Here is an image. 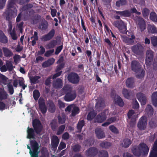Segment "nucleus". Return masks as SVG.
<instances>
[{
    "label": "nucleus",
    "mask_w": 157,
    "mask_h": 157,
    "mask_svg": "<svg viewBox=\"0 0 157 157\" xmlns=\"http://www.w3.org/2000/svg\"><path fill=\"white\" fill-rule=\"evenodd\" d=\"M33 128H30L28 127L27 130V138L29 139H34L35 137V132L37 134H39L42 131V126L40 121L38 119H35L33 122Z\"/></svg>",
    "instance_id": "obj_1"
},
{
    "label": "nucleus",
    "mask_w": 157,
    "mask_h": 157,
    "mask_svg": "<svg viewBox=\"0 0 157 157\" xmlns=\"http://www.w3.org/2000/svg\"><path fill=\"white\" fill-rule=\"evenodd\" d=\"M149 150V148L146 144L144 143H141L138 146L133 147L132 148V151L135 156L140 157L141 155H147Z\"/></svg>",
    "instance_id": "obj_2"
},
{
    "label": "nucleus",
    "mask_w": 157,
    "mask_h": 157,
    "mask_svg": "<svg viewBox=\"0 0 157 157\" xmlns=\"http://www.w3.org/2000/svg\"><path fill=\"white\" fill-rule=\"evenodd\" d=\"M30 144L33 151H32L31 147L28 145H27V148L30 150L29 153L31 157H38V144L36 140H31Z\"/></svg>",
    "instance_id": "obj_3"
},
{
    "label": "nucleus",
    "mask_w": 157,
    "mask_h": 157,
    "mask_svg": "<svg viewBox=\"0 0 157 157\" xmlns=\"http://www.w3.org/2000/svg\"><path fill=\"white\" fill-rule=\"evenodd\" d=\"M112 24L115 27L118 29L120 33L123 34L126 33V26L124 22L122 20L114 21Z\"/></svg>",
    "instance_id": "obj_4"
},
{
    "label": "nucleus",
    "mask_w": 157,
    "mask_h": 157,
    "mask_svg": "<svg viewBox=\"0 0 157 157\" xmlns=\"http://www.w3.org/2000/svg\"><path fill=\"white\" fill-rule=\"evenodd\" d=\"M16 0H9L7 6V9L4 13V14H7L8 13L10 15H13L16 10V9L14 7V6L15 5Z\"/></svg>",
    "instance_id": "obj_5"
},
{
    "label": "nucleus",
    "mask_w": 157,
    "mask_h": 157,
    "mask_svg": "<svg viewBox=\"0 0 157 157\" xmlns=\"http://www.w3.org/2000/svg\"><path fill=\"white\" fill-rule=\"evenodd\" d=\"M67 78L69 82L74 84H77L80 80L78 74L74 72H71L69 74Z\"/></svg>",
    "instance_id": "obj_6"
},
{
    "label": "nucleus",
    "mask_w": 157,
    "mask_h": 157,
    "mask_svg": "<svg viewBox=\"0 0 157 157\" xmlns=\"http://www.w3.org/2000/svg\"><path fill=\"white\" fill-rule=\"evenodd\" d=\"M132 52L135 54L141 56L144 54V47L140 43H137L131 47Z\"/></svg>",
    "instance_id": "obj_7"
},
{
    "label": "nucleus",
    "mask_w": 157,
    "mask_h": 157,
    "mask_svg": "<svg viewBox=\"0 0 157 157\" xmlns=\"http://www.w3.org/2000/svg\"><path fill=\"white\" fill-rule=\"evenodd\" d=\"M147 121V118L145 116H143L140 118L137 124V126L139 130H144L146 129Z\"/></svg>",
    "instance_id": "obj_8"
},
{
    "label": "nucleus",
    "mask_w": 157,
    "mask_h": 157,
    "mask_svg": "<svg viewBox=\"0 0 157 157\" xmlns=\"http://www.w3.org/2000/svg\"><path fill=\"white\" fill-rule=\"evenodd\" d=\"M55 32V30L54 29H52L48 33L41 37L40 38L41 40L44 42L50 40L54 37Z\"/></svg>",
    "instance_id": "obj_9"
},
{
    "label": "nucleus",
    "mask_w": 157,
    "mask_h": 157,
    "mask_svg": "<svg viewBox=\"0 0 157 157\" xmlns=\"http://www.w3.org/2000/svg\"><path fill=\"white\" fill-rule=\"evenodd\" d=\"M77 96V94L75 90L72 92H67L64 97V100L66 101H71L74 100Z\"/></svg>",
    "instance_id": "obj_10"
},
{
    "label": "nucleus",
    "mask_w": 157,
    "mask_h": 157,
    "mask_svg": "<svg viewBox=\"0 0 157 157\" xmlns=\"http://www.w3.org/2000/svg\"><path fill=\"white\" fill-rule=\"evenodd\" d=\"M153 59V52L150 50H147L146 52L145 59L146 64L150 66L151 64Z\"/></svg>",
    "instance_id": "obj_11"
},
{
    "label": "nucleus",
    "mask_w": 157,
    "mask_h": 157,
    "mask_svg": "<svg viewBox=\"0 0 157 157\" xmlns=\"http://www.w3.org/2000/svg\"><path fill=\"white\" fill-rule=\"evenodd\" d=\"M136 23L137 27L140 29L141 31H144L146 28V25L144 19L140 17H137Z\"/></svg>",
    "instance_id": "obj_12"
},
{
    "label": "nucleus",
    "mask_w": 157,
    "mask_h": 157,
    "mask_svg": "<svg viewBox=\"0 0 157 157\" xmlns=\"http://www.w3.org/2000/svg\"><path fill=\"white\" fill-rule=\"evenodd\" d=\"M131 67L132 70L136 73L140 71L141 68V65L138 61L133 60L131 62Z\"/></svg>",
    "instance_id": "obj_13"
},
{
    "label": "nucleus",
    "mask_w": 157,
    "mask_h": 157,
    "mask_svg": "<svg viewBox=\"0 0 157 157\" xmlns=\"http://www.w3.org/2000/svg\"><path fill=\"white\" fill-rule=\"evenodd\" d=\"M98 152L97 148L92 147L87 150L86 151V155L88 157H94L97 154Z\"/></svg>",
    "instance_id": "obj_14"
},
{
    "label": "nucleus",
    "mask_w": 157,
    "mask_h": 157,
    "mask_svg": "<svg viewBox=\"0 0 157 157\" xmlns=\"http://www.w3.org/2000/svg\"><path fill=\"white\" fill-rule=\"evenodd\" d=\"M121 39L125 43L129 45H132L134 42V40L135 39V36L134 34H132L131 38H129L125 36H121Z\"/></svg>",
    "instance_id": "obj_15"
},
{
    "label": "nucleus",
    "mask_w": 157,
    "mask_h": 157,
    "mask_svg": "<svg viewBox=\"0 0 157 157\" xmlns=\"http://www.w3.org/2000/svg\"><path fill=\"white\" fill-rule=\"evenodd\" d=\"M39 108L43 114H45L47 111V107L46 106L44 100L43 98H40L38 100Z\"/></svg>",
    "instance_id": "obj_16"
},
{
    "label": "nucleus",
    "mask_w": 157,
    "mask_h": 157,
    "mask_svg": "<svg viewBox=\"0 0 157 157\" xmlns=\"http://www.w3.org/2000/svg\"><path fill=\"white\" fill-rule=\"evenodd\" d=\"M107 110H105L99 114L96 117L95 121L97 122L101 123L105 121L106 119V112Z\"/></svg>",
    "instance_id": "obj_17"
},
{
    "label": "nucleus",
    "mask_w": 157,
    "mask_h": 157,
    "mask_svg": "<svg viewBox=\"0 0 157 157\" xmlns=\"http://www.w3.org/2000/svg\"><path fill=\"white\" fill-rule=\"evenodd\" d=\"M136 96L137 98L140 102L142 105H144L146 104L147 101V98L145 95L140 92L137 94Z\"/></svg>",
    "instance_id": "obj_18"
},
{
    "label": "nucleus",
    "mask_w": 157,
    "mask_h": 157,
    "mask_svg": "<svg viewBox=\"0 0 157 157\" xmlns=\"http://www.w3.org/2000/svg\"><path fill=\"white\" fill-rule=\"evenodd\" d=\"M7 14H4V16L6 17V19L8 22V32L9 33L12 31V24L11 19L12 18L13 15H10L7 13Z\"/></svg>",
    "instance_id": "obj_19"
},
{
    "label": "nucleus",
    "mask_w": 157,
    "mask_h": 157,
    "mask_svg": "<svg viewBox=\"0 0 157 157\" xmlns=\"http://www.w3.org/2000/svg\"><path fill=\"white\" fill-rule=\"evenodd\" d=\"M48 24L45 19L42 20L38 26V28L41 30H45L48 28Z\"/></svg>",
    "instance_id": "obj_20"
},
{
    "label": "nucleus",
    "mask_w": 157,
    "mask_h": 157,
    "mask_svg": "<svg viewBox=\"0 0 157 157\" xmlns=\"http://www.w3.org/2000/svg\"><path fill=\"white\" fill-rule=\"evenodd\" d=\"M114 101L115 103L120 107H122L124 105V102L121 97L115 95L114 97Z\"/></svg>",
    "instance_id": "obj_21"
},
{
    "label": "nucleus",
    "mask_w": 157,
    "mask_h": 157,
    "mask_svg": "<svg viewBox=\"0 0 157 157\" xmlns=\"http://www.w3.org/2000/svg\"><path fill=\"white\" fill-rule=\"evenodd\" d=\"M53 85L54 88L57 89L61 88L63 85L62 80L60 78H57L56 81H54Z\"/></svg>",
    "instance_id": "obj_22"
},
{
    "label": "nucleus",
    "mask_w": 157,
    "mask_h": 157,
    "mask_svg": "<svg viewBox=\"0 0 157 157\" xmlns=\"http://www.w3.org/2000/svg\"><path fill=\"white\" fill-rule=\"evenodd\" d=\"M59 143V140L56 136H53L51 140V144L52 147L54 148H56Z\"/></svg>",
    "instance_id": "obj_23"
},
{
    "label": "nucleus",
    "mask_w": 157,
    "mask_h": 157,
    "mask_svg": "<svg viewBox=\"0 0 157 157\" xmlns=\"http://www.w3.org/2000/svg\"><path fill=\"white\" fill-rule=\"evenodd\" d=\"M95 133L98 139H101L105 137L104 132L100 128H96L95 129Z\"/></svg>",
    "instance_id": "obj_24"
},
{
    "label": "nucleus",
    "mask_w": 157,
    "mask_h": 157,
    "mask_svg": "<svg viewBox=\"0 0 157 157\" xmlns=\"http://www.w3.org/2000/svg\"><path fill=\"white\" fill-rule=\"evenodd\" d=\"M115 12L116 14L120 15L121 17H128L131 16V13L128 10H125L123 11H116Z\"/></svg>",
    "instance_id": "obj_25"
},
{
    "label": "nucleus",
    "mask_w": 157,
    "mask_h": 157,
    "mask_svg": "<svg viewBox=\"0 0 157 157\" xmlns=\"http://www.w3.org/2000/svg\"><path fill=\"white\" fill-rule=\"evenodd\" d=\"M148 32L152 34H157V28L153 24L148 25L147 27Z\"/></svg>",
    "instance_id": "obj_26"
},
{
    "label": "nucleus",
    "mask_w": 157,
    "mask_h": 157,
    "mask_svg": "<svg viewBox=\"0 0 157 157\" xmlns=\"http://www.w3.org/2000/svg\"><path fill=\"white\" fill-rule=\"evenodd\" d=\"M105 106V103L102 99L99 100L95 105V108L98 110L100 111Z\"/></svg>",
    "instance_id": "obj_27"
},
{
    "label": "nucleus",
    "mask_w": 157,
    "mask_h": 157,
    "mask_svg": "<svg viewBox=\"0 0 157 157\" xmlns=\"http://www.w3.org/2000/svg\"><path fill=\"white\" fill-rule=\"evenodd\" d=\"M2 50L4 55L6 57H10L13 55L11 50L6 47H3Z\"/></svg>",
    "instance_id": "obj_28"
},
{
    "label": "nucleus",
    "mask_w": 157,
    "mask_h": 157,
    "mask_svg": "<svg viewBox=\"0 0 157 157\" xmlns=\"http://www.w3.org/2000/svg\"><path fill=\"white\" fill-rule=\"evenodd\" d=\"M72 88L71 86L66 85L64 86L61 90V93L62 95H63L65 94H66L67 92L72 91Z\"/></svg>",
    "instance_id": "obj_29"
},
{
    "label": "nucleus",
    "mask_w": 157,
    "mask_h": 157,
    "mask_svg": "<svg viewBox=\"0 0 157 157\" xmlns=\"http://www.w3.org/2000/svg\"><path fill=\"white\" fill-rule=\"evenodd\" d=\"M134 78L132 77L128 78L126 81V85L129 88H133L134 86Z\"/></svg>",
    "instance_id": "obj_30"
},
{
    "label": "nucleus",
    "mask_w": 157,
    "mask_h": 157,
    "mask_svg": "<svg viewBox=\"0 0 157 157\" xmlns=\"http://www.w3.org/2000/svg\"><path fill=\"white\" fill-rule=\"evenodd\" d=\"M40 78L39 76L35 75L34 76H31L29 77L30 80V82L32 84H36L38 83L39 82V79Z\"/></svg>",
    "instance_id": "obj_31"
},
{
    "label": "nucleus",
    "mask_w": 157,
    "mask_h": 157,
    "mask_svg": "<svg viewBox=\"0 0 157 157\" xmlns=\"http://www.w3.org/2000/svg\"><path fill=\"white\" fill-rule=\"evenodd\" d=\"M145 111L148 116H151L153 114L154 109L152 106L151 105H147Z\"/></svg>",
    "instance_id": "obj_32"
},
{
    "label": "nucleus",
    "mask_w": 157,
    "mask_h": 157,
    "mask_svg": "<svg viewBox=\"0 0 157 157\" xmlns=\"http://www.w3.org/2000/svg\"><path fill=\"white\" fill-rule=\"evenodd\" d=\"M151 102L152 105L155 107H157V92L153 93L151 96Z\"/></svg>",
    "instance_id": "obj_33"
},
{
    "label": "nucleus",
    "mask_w": 157,
    "mask_h": 157,
    "mask_svg": "<svg viewBox=\"0 0 157 157\" xmlns=\"http://www.w3.org/2000/svg\"><path fill=\"white\" fill-rule=\"evenodd\" d=\"M149 125L151 128H155L157 126V119L152 118L149 122Z\"/></svg>",
    "instance_id": "obj_34"
},
{
    "label": "nucleus",
    "mask_w": 157,
    "mask_h": 157,
    "mask_svg": "<svg viewBox=\"0 0 157 157\" xmlns=\"http://www.w3.org/2000/svg\"><path fill=\"white\" fill-rule=\"evenodd\" d=\"M112 145V144L110 142L103 141L101 142L100 144V146L103 148L108 149Z\"/></svg>",
    "instance_id": "obj_35"
},
{
    "label": "nucleus",
    "mask_w": 157,
    "mask_h": 157,
    "mask_svg": "<svg viewBox=\"0 0 157 157\" xmlns=\"http://www.w3.org/2000/svg\"><path fill=\"white\" fill-rule=\"evenodd\" d=\"M132 93L131 90H127L126 89H124L122 90V94L124 97L128 99L130 98Z\"/></svg>",
    "instance_id": "obj_36"
},
{
    "label": "nucleus",
    "mask_w": 157,
    "mask_h": 157,
    "mask_svg": "<svg viewBox=\"0 0 157 157\" xmlns=\"http://www.w3.org/2000/svg\"><path fill=\"white\" fill-rule=\"evenodd\" d=\"M56 44L57 42L56 40H51L46 45V49L52 48L56 46Z\"/></svg>",
    "instance_id": "obj_37"
},
{
    "label": "nucleus",
    "mask_w": 157,
    "mask_h": 157,
    "mask_svg": "<svg viewBox=\"0 0 157 157\" xmlns=\"http://www.w3.org/2000/svg\"><path fill=\"white\" fill-rule=\"evenodd\" d=\"M85 124V121L83 120L79 121L77 124V128L79 132H80L83 126Z\"/></svg>",
    "instance_id": "obj_38"
},
{
    "label": "nucleus",
    "mask_w": 157,
    "mask_h": 157,
    "mask_svg": "<svg viewBox=\"0 0 157 157\" xmlns=\"http://www.w3.org/2000/svg\"><path fill=\"white\" fill-rule=\"evenodd\" d=\"M48 111L51 113H54L56 110V107L54 103L51 101L48 103Z\"/></svg>",
    "instance_id": "obj_39"
},
{
    "label": "nucleus",
    "mask_w": 157,
    "mask_h": 157,
    "mask_svg": "<svg viewBox=\"0 0 157 157\" xmlns=\"http://www.w3.org/2000/svg\"><path fill=\"white\" fill-rule=\"evenodd\" d=\"M58 122L59 124H63L65 123L66 121V116L64 114L58 116Z\"/></svg>",
    "instance_id": "obj_40"
},
{
    "label": "nucleus",
    "mask_w": 157,
    "mask_h": 157,
    "mask_svg": "<svg viewBox=\"0 0 157 157\" xmlns=\"http://www.w3.org/2000/svg\"><path fill=\"white\" fill-rule=\"evenodd\" d=\"M132 143L131 140L128 139H124L122 143V146L125 148L128 147Z\"/></svg>",
    "instance_id": "obj_41"
},
{
    "label": "nucleus",
    "mask_w": 157,
    "mask_h": 157,
    "mask_svg": "<svg viewBox=\"0 0 157 157\" xmlns=\"http://www.w3.org/2000/svg\"><path fill=\"white\" fill-rule=\"evenodd\" d=\"M97 113L94 111L90 112L87 115V119L88 121H91L96 116Z\"/></svg>",
    "instance_id": "obj_42"
},
{
    "label": "nucleus",
    "mask_w": 157,
    "mask_h": 157,
    "mask_svg": "<svg viewBox=\"0 0 157 157\" xmlns=\"http://www.w3.org/2000/svg\"><path fill=\"white\" fill-rule=\"evenodd\" d=\"M33 6V5L31 3H27L25 5L23 6L21 8V10L23 11H27L29 9L32 8Z\"/></svg>",
    "instance_id": "obj_43"
},
{
    "label": "nucleus",
    "mask_w": 157,
    "mask_h": 157,
    "mask_svg": "<svg viewBox=\"0 0 157 157\" xmlns=\"http://www.w3.org/2000/svg\"><path fill=\"white\" fill-rule=\"evenodd\" d=\"M8 96V95L5 91L0 90V100L6 99Z\"/></svg>",
    "instance_id": "obj_44"
},
{
    "label": "nucleus",
    "mask_w": 157,
    "mask_h": 157,
    "mask_svg": "<svg viewBox=\"0 0 157 157\" xmlns=\"http://www.w3.org/2000/svg\"><path fill=\"white\" fill-rule=\"evenodd\" d=\"M127 4L126 0H119L117 1L116 3V6L118 7L126 5Z\"/></svg>",
    "instance_id": "obj_45"
},
{
    "label": "nucleus",
    "mask_w": 157,
    "mask_h": 157,
    "mask_svg": "<svg viewBox=\"0 0 157 157\" xmlns=\"http://www.w3.org/2000/svg\"><path fill=\"white\" fill-rule=\"evenodd\" d=\"M40 96L39 91L37 90H34L33 92V96L35 101H37Z\"/></svg>",
    "instance_id": "obj_46"
},
{
    "label": "nucleus",
    "mask_w": 157,
    "mask_h": 157,
    "mask_svg": "<svg viewBox=\"0 0 157 157\" xmlns=\"http://www.w3.org/2000/svg\"><path fill=\"white\" fill-rule=\"evenodd\" d=\"M150 18L152 21L157 22V15L154 12H152L150 13Z\"/></svg>",
    "instance_id": "obj_47"
},
{
    "label": "nucleus",
    "mask_w": 157,
    "mask_h": 157,
    "mask_svg": "<svg viewBox=\"0 0 157 157\" xmlns=\"http://www.w3.org/2000/svg\"><path fill=\"white\" fill-rule=\"evenodd\" d=\"M80 112L79 109L77 106H75L73 107L71 112V115L74 117L78 114Z\"/></svg>",
    "instance_id": "obj_48"
},
{
    "label": "nucleus",
    "mask_w": 157,
    "mask_h": 157,
    "mask_svg": "<svg viewBox=\"0 0 157 157\" xmlns=\"http://www.w3.org/2000/svg\"><path fill=\"white\" fill-rule=\"evenodd\" d=\"M151 43L152 45L157 47V37L154 36L151 37Z\"/></svg>",
    "instance_id": "obj_49"
},
{
    "label": "nucleus",
    "mask_w": 157,
    "mask_h": 157,
    "mask_svg": "<svg viewBox=\"0 0 157 157\" xmlns=\"http://www.w3.org/2000/svg\"><path fill=\"white\" fill-rule=\"evenodd\" d=\"M11 38L13 40H16L17 38L15 29L14 28L12 31L9 32Z\"/></svg>",
    "instance_id": "obj_50"
},
{
    "label": "nucleus",
    "mask_w": 157,
    "mask_h": 157,
    "mask_svg": "<svg viewBox=\"0 0 157 157\" xmlns=\"http://www.w3.org/2000/svg\"><path fill=\"white\" fill-rule=\"evenodd\" d=\"M65 128V125L64 124L60 126L58 128V129L56 133L57 135H60L62 134L64 131Z\"/></svg>",
    "instance_id": "obj_51"
},
{
    "label": "nucleus",
    "mask_w": 157,
    "mask_h": 157,
    "mask_svg": "<svg viewBox=\"0 0 157 157\" xmlns=\"http://www.w3.org/2000/svg\"><path fill=\"white\" fill-rule=\"evenodd\" d=\"M25 81L23 78L20 79L18 80L19 86L22 87L23 90H25L27 86L24 84Z\"/></svg>",
    "instance_id": "obj_52"
},
{
    "label": "nucleus",
    "mask_w": 157,
    "mask_h": 157,
    "mask_svg": "<svg viewBox=\"0 0 157 157\" xmlns=\"http://www.w3.org/2000/svg\"><path fill=\"white\" fill-rule=\"evenodd\" d=\"M109 128L110 130L114 133L117 134L119 133L118 130L114 125H111Z\"/></svg>",
    "instance_id": "obj_53"
},
{
    "label": "nucleus",
    "mask_w": 157,
    "mask_h": 157,
    "mask_svg": "<svg viewBox=\"0 0 157 157\" xmlns=\"http://www.w3.org/2000/svg\"><path fill=\"white\" fill-rule=\"evenodd\" d=\"M6 67L9 71H11L13 70V65L11 61H7L6 63Z\"/></svg>",
    "instance_id": "obj_54"
},
{
    "label": "nucleus",
    "mask_w": 157,
    "mask_h": 157,
    "mask_svg": "<svg viewBox=\"0 0 157 157\" xmlns=\"http://www.w3.org/2000/svg\"><path fill=\"white\" fill-rule=\"evenodd\" d=\"M81 146L78 144L75 145L72 147L73 151L75 152H79L81 148Z\"/></svg>",
    "instance_id": "obj_55"
},
{
    "label": "nucleus",
    "mask_w": 157,
    "mask_h": 157,
    "mask_svg": "<svg viewBox=\"0 0 157 157\" xmlns=\"http://www.w3.org/2000/svg\"><path fill=\"white\" fill-rule=\"evenodd\" d=\"M8 38L5 34L0 37V42L3 44H6L8 42Z\"/></svg>",
    "instance_id": "obj_56"
},
{
    "label": "nucleus",
    "mask_w": 157,
    "mask_h": 157,
    "mask_svg": "<svg viewBox=\"0 0 157 157\" xmlns=\"http://www.w3.org/2000/svg\"><path fill=\"white\" fill-rule=\"evenodd\" d=\"M143 16L144 17L148 16L150 13L149 10L147 8H144L143 9L142 11Z\"/></svg>",
    "instance_id": "obj_57"
},
{
    "label": "nucleus",
    "mask_w": 157,
    "mask_h": 157,
    "mask_svg": "<svg viewBox=\"0 0 157 157\" xmlns=\"http://www.w3.org/2000/svg\"><path fill=\"white\" fill-rule=\"evenodd\" d=\"M50 125L51 126L52 129L53 130H55L57 127V124L56 121H52L50 123Z\"/></svg>",
    "instance_id": "obj_58"
},
{
    "label": "nucleus",
    "mask_w": 157,
    "mask_h": 157,
    "mask_svg": "<svg viewBox=\"0 0 157 157\" xmlns=\"http://www.w3.org/2000/svg\"><path fill=\"white\" fill-rule=\"evenodd\" d=\"M86 55L89 58V61L90 62H91L92 59V52L90 50H87L86 52Z\"/></svg>",
    "instance_id": "obj_59"
},
{
    "label": "nucleus",
    "mask_w": 157,
    "mask_h": 157,
    "mask_svg": "<svg viewBox=\"0 0 157 157\" xmlns=\"http://www.w3.org/2000/svg\"><path fill=\"white\" fill-rule=\"evenodd\" d=\"M54 51V49L47 51L44 54V56L47 57H49L53 53Z\"/></svg>",
    "instance_id": "obj_60"
},
{
    "label": "nucleus",
    "mask_w": 157,
    "mask_h": 157,
    "mask_svg": "<svg viewBox=\"0 0 157 157\" xmlns=\"http://www.w3.org/2000/svg\"><path fill=\"white\" fill-rule=\"evenodd\" d=\"M100 153L101 155V157H108V153L107 151L104 150H101Z\"/></svg>",
    "instance_id": "obj_61"
},
{
    "label": "nucleus",
    "mask_w": 157,
    "mask_h": 157,
    "mask_svg": "<svg viewBox=\"0 0 157 157\" xmlns=\"http://www.w3.org/2000/svg\"><path fill=\"white\" fill-rule=\"evenodd\" d=\"M66 147V144L63 142H61L58 147V150L60 151L64 148Z\"/></svg>",
    "instance_id": "obj_62"
},
{
    "label": "nucleus",
    "mask_w": 157,
    "mask_h": 157,
    "mask_svg": "<svg viewBox=\"0 0 157 157\" xmlns=\"http://www.w3.org/2000/svg\"><path fill=\"white\" fill-rule=\"evenodd\" d=\"M8 88V91L11 94H12L14 93V89L13 86L10 84H8L7 85Z\"/></svg>",
    "instance_id": "obj_63"
},
{
    "label": "nucleus",
    "mask_w": 157,
    "mask_h": 157,
    "mask_svg": "<svg viewBox=\"0 0 157 157\" xmlns=\"http://www.w3.org/2000/svg\"><path fill=\"white\" fill-rule=\"evenodd\" d=\"M149 157H157V151L152 149L150 152Z\"/></svg>",
    "instance_id": "obj_64"
}]
</instances>
